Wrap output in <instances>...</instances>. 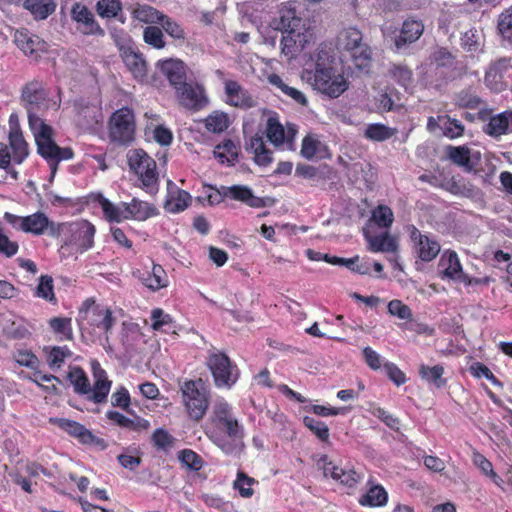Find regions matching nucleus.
I'll list each match as a JSON object with an SVG mask.
<instances>
[{
	"mask_svg": "<svg viewBox=\"0 0 512 512\" xmlns=\"http://www.w3.org/2000/svg\"><path fill=\"white\" fill-rule=\"evenodd\" d=\"M274 28L283 33L281 39L282 53L289 59L296 57L312 38L307 21L302 19L292 6H284L279 10V18L273 21Z\"/></svg>",
	"mask_w": 512,
	"mask_h": 512,
	"instance_id": "f257e3e1",
	"label": "nucleus"
},
{
	"mask_svg": "<svg viewBox=\"0 0 512 512\" xmlns=\"http://www.w3.org/2000/svg\"><path fill=\"white\" fill-rule=\"evenodd\" d=\"M29 126L33 131L38 154L50 165V182L53 181L60 161L73 158V150L70 147H60L53 140V129L39 116L29 111Z\"/></svg>",
	"mask_w": 512,
	"mask_h": 512,
	"instance_id": "f03ea898",
	"label": "nucleus"
},
{
	"mask_svg": "<svg viewBox=\"0 0 512 512\" xmlns=\"http://www.w3.org/2000/svg\"><path fill=\"white\" fill-rule=\"evenodd\" d=\"M363 36L355 27L343 29L337 37L338 49L349 52L358 69H366L372 61L371 48L362 42Z\"/></svg>",
	"mask_w": 512,
	"mask_h": 512,
	"instance_id": "7ed1b4c3",
	"label": "nucleus"
},
{
	"mask_svg": "<svg viewBox=\"0 0 512 512\" xmlns=\"http://www.w3.org/2000/svg\"><path fill=\"white\" fill-rule=\"evenodd\" d=\"M322 59L319 53L315 64L313 87L330 98H337L347 90V81L342 75L336 74L332 67L326 66Z\"/></svg>",
	"mask_w": 512,
	"mask_h": 512,
	"instance_id": "20e7f679",
	"label": "nucleus"
},
{
	"mask_svg": "<svg viewBox=\"0 0 512 512\" xmlns=\"http://www.w3.org/2000/svg\"><path fill=\"white\" fill-rule=\"evenodd\" d=\"M214 383L217 387L230 388L239 377V370L230 358L223 352H213L207 358Z\"/></svg>",
	"mask_w": 512,
	"mask_h": 512,
	"instance_id": "39448f33",
	"label": "nucleus"
},
{
	"mask_svg": "<svg viewBox=\"0 0 512 512\" xmlns=\"http://www.w3.org/2000/svg\"><path fill=\"white\" fill-rule=\"evenodd\" d=\"M134 131V115L129 108H121L112 114L109 133L112 141L127 144L133 140Z\"/></svg>",
	"mask_w": 512,
	"mask_h": 512,
	"instance_id": "423d86ee",
	"label": "nucleus"
},
{
	"mask_svg": "<svg viewBox=\"0 0 512 512\" xmlns=\"http://www.w3.org/2000/svg\"><path fill=\"white\" fill-rule=\"evenodd\" d=\"M178 103L185 109L199 111L208 104L205 89L197 82H187L175 90Z\"/></svg>",
	"mask_w": 512,
	"mask_h": 512,
	"instance_id": "0eeeda50",
	"label": "nucleus"
},
{
	"mask_svg": "<svg viewBox=\"0 0 512 512\" xmlns=\"http://www.w3.org/2000/svg\"><path fill=\"white\" fill-rule=\"evenodd\" d=\"M128 162L130 168L139 175L143 186L152 191L157 182L156 162L143 150H135Z\"/></svg>",
	"mask_w": 512,
	"mask_h": 512,
	"instance_id": "6e6552de",
	"label": "nucleus"
},
{
	"mask_svg": "<svg viewBox=\"0 0 512 512\" xmlns=\"http://www.w3.org/2000/svg\"><path fill=\"white\" fill-rule=\"evenodd\" d=\"M71 17L81 25V32L85 35L104 36V30L96 22L93 13L83 4L75 3L71 10Z\"/></svg>",
	"mask_w": 512,
	"mask_h": 512,
	"instance_id": "1a4fd4ad",
	"label": "nucleus"
},
{
	"mask_svg": "<svg viewBox=\"0 0 512 512\" xmlns=\"http://www.w3.org/2000/svg\"><path fill=\"white\" fill-rule=\"evenodd\" d=\"M160 71L166 76L170 85L176 90L177 87L187 83V66L179 59H167L157 63Z\"/></svg>",
	"mask_w": 512,
	"mask_h": 512,
	"instance_id": "9d476101",
	"label": "nucleus"
},
{
	"mask_svg": "<svg viewBox=\"0 0 512 512\" xmlns=\"http://www.w3.org/2000/svg\"><path fill=\"white\" fill-rule=\"evenodd\" d=\"M16 45L29 56L35 59L40 57V53L47 52V43L36 35H32L28 30L22 29L15 33Z\"/></svg>",
	"mask_w": 512,
	"mask_h": 512,
	"instance_id": "9b49d317",
	"label": "nucleus"
},
{
	"mask_svg": "<svg viewBox=\"0 0 512 512\" xmlns=\"http://www.w3.org/2000/svg\"><path fill=\"white\" fill-rule=\"evenodd\" d=\"M424 32V24L420 20L413 18L406 19L400 30L399 35L394 37V45L399 51L409 44L416 42Z\"/></svg>",
	"mask_w": 512,
	"mask_h": 512,
	"instance_id": "f8f14e48",
	"label": "nucleus"
},
{
	"mask_svg": "<svg viewBox=\"0 0 512 512\" xmlns=\"http://www.w3.org/2000/svg\"><path fill=\"white\" fill-rule=\"evenodd\" d=\"M91 368L95 383L93 385V392L87 398L97 404L103 403L109 394L111 381L107 379L106 372L101 368L98 361H92Z\"/></svg>",
	"mask_w": 512,
	"mask_h": 512,
	"instance_id": "ddd939ff",
	"label": "nucleus"
},
{
	"mask_svg": "<svg viewBox=\"0 0 512 512\" xmlns=\"http://www.w3.org/2000/svg\"><path fill=\"white\" fill-rule=\"evenodd\" d=\"M484 132L492 137L512 133V111L507 110L491 117Z\"/></svg>",
	"mask_w": 512,
	"mask_h": 512,
	"instance_id": "4468645a",
	"label": "nucleus"
},
{
	"mask_svg": "<svg viewBox=\"0 0 512 512\" xmlns=\"http://www.w3.org/2000/svg\"><path fill=\"white\" fill-rule=\"evenodd\" d=\"M50 422L58 425L71 436L78 438L83 444L93 440V433L76 421L65 418H50Z\"/></svg>",
	"mask_w": 512,
	"mask_h": 512,
	"instance_id": "2eb2a0df",
	"label": "nucleus"
},
{
	"mask_svg": "<svg viewBox=\"0 0 512 512\" xmlns=\"http://www.w3.org/2000/svg\"><path fill=\"white\" fill-rule=\"evenodd\" d=\"M439 266L444 267L442 271L443 277L456 279L461 282L468 281L467 275L462 272L460 261L455 252H449L447 256L444 254L439 261Z\"/></svg>",
	"mask_w": 512,
	"mask_h": 512,
	"instance_id": "dca6fc26",
	"label": "nucleus"
},
{
	"mask_svg": "<svg viewBox=\"0 0 512 512\" xmlns=\"http://www.w3.org/2000/svg\"><path fill=\"white\" fill-rule=\"evenodd\" d=\"M122 207H125L128 218L132 217L138 221H144L158 214L157 208L154 205L137 198H133L130 204L122 203Z\"/></svg>",
	"mask_w": 512,
	"mask_h": 512,
	"instance_id": "f3484780",
	"label": "nucleus"
},
{
	"mask_svg": "<svg viewBox=\"0 0 512 512\" xmlns=\"http://www.w3.org/2000/svg\"><path fill=\"white\" fill-rule=\"evenodd\" d=\"M74 240L80 252H84L93 246L95 227L88 221H81L72 229Z\"/></svg>",
	"mask_w": 512,
	"mask_h": 512,
	"instance_id": "a211bd4d",
	"label": "nucleus"
},
{
	"mask_svg": "<svg viewBox=\"0 0 512 512\" xmlns=\"http://www.w3.org/2000/svg\"><path fill=\"white\" fill-rule=\"evenodd\" d=\"M122 58L136 79L142 80L146 76V61L142 58L141 54L131 48H126L122 51Z\"/></svg>",
	"mask_w": 512,
	"mask_h": 512,
	"instance_id": "6ab92c4d",
	"label": "nucleus"
},
{
	"mask_svg": "<svg viewBox=\"0 0 512 512\" xmlns=\"http://www.w3.org/2000/svg\"><path fill=\"white\" fill-rule=\"evenodd\" d=\"M49 225L53 228V223H50L48 217L44 213L37 212L22 218L19 228L26 233L41 235Z\"/></svg>",
	"mask_w": 512,
	"mask_h": 512,
	"instance_id": "aec40b11",
	"label": "nucleus"
},
{
	"mask_svg": "<svg viewBox=\"0 0 512 512\" xmlns=\"http://www.w3.org/2000/svg\"><path fill=\"white\" fill-rule=\"evenodd\" d=\"M23 7L35 20H44L55 12L57 4L55 0H24Z\"/></svg>",
	"mask_w": 512,
	"mask_h": 512,
	"instance_id": "412c9836",
	"label": "nucleus"
},
{
	"mask_svg": "<svg viewBox=\"0 0 512 512\" xmlns=\"http://www.w3.org/2000/svg\"><path fill=\"white\" fill-rule=\"evenodd\" d=\"M246 150L254 153L255 162L260 166H267L272 162L271 151L264 144L263 137L255 135L246 144Z\"/></svg>",
	"mask_w": 512,
	"mask_h": 512,
	"instance_id": "4be33fe9",
	"label": "nucleus"
},
{
	"mask_svg": "<svg viewBox=\"0 0 512 512\" xmlns=\"http://www.w3.org/2000/svg\"><path fill=\"white\" fill-rule=\"evenodd\" d=\"M142 283L153 291L167 286V275L162 266L153 264L152 272L143 273L140 277Z\"/></svg>",
	"mask_w": 512,
	"mask_h": 512,
	"instance_id": "5701e85b",
	"label": "nucleus"
},
{
	"mask_svg": "<svg viewBox=\"0 0 512 512\" xmlns=\"http://www.w3.org/2000/svg\"><path fill=\"white\" fill-rule=\"evenodd\" d=\"M9 142L13 150V158L17 163H21L28 156V144L24 140L19 127L12 128L9 133Z\"/></svg>",
	"mask_w": 512,
	"mask_h": 512,
	"instance_id": "b1692460",
	"label": "nucleus"
},
{
	"mask_svg": "<svg viewBox=\"0 0 512 512\" xmlns=\"http://www.w3.org/2000/svg\"><path fill=\"white\" fill-rule=\"evenodd\" d=\"M431 61L437 67H446V68L455 67V69L458 70V73H457L458 76H461L464 73H466L465 66H461L459 68L456 67V65L458 64L456 57L447 48L440 47V48L436 49L431 54Z\"/></svg>",
	"mask_w": 512,
	"mask_h": 512,
	"instance_id": "393cba45",
	"label": "nucleus"
},
{
	"mask_svg": "<svg viewBox=\"0 0 512 512\" xmlns=\"http://www.w3.org/2000/svg\"><path fill=\"white\" fill-rule=\"evenodd\" d=\"M68 380L74 387V391L78 394L90 395L93 392L89 380L80 367H72L67 375Z\"/></svg>",
	"mask_w": 512,
	"mask_h": 512,
	"instance_id": "a878e982",
	"label": "nucleus"
},
{
	"mask_svg": "<svg viewBox=\"0 0 512 512\" xmlns=\"http://www.w3.org/2000/svg\"><path fill=\"white\" fill-rule=\"evenodd\" d=\"M370 249L374 252H393L398 250V243L395 237L385 232L375 237H367Z\"/></svg>",
	"mask_w": 512,
	"mask_h": 512,
	"instance_id": "bb28decb",
	"label": "nucleus"
},
{
	"mask_svg": "<svg viewBox=\"0 0 512 512\" xmlns=\"http://www.w3.org/2000/svg\"><path fill=\"white\" fill-rule=\"evenodd\" d=\"M225 92L227 96L230 98V103L235 107H244L250 106V102L252 101L250 97L246 95V92L242 89L236 81H226L225 82Z\"/></svg>",
	"mask_w": 512,
	"mask_h": 512,
	"instance_id": "cd10ccee",
	"label": "nucleus"
},
{
	"mask_svg": "<svg viewBox=\"0 0 512 512\" xmlns=\"http://www.w3.org/2000/svg\"><path fill=\"white\" fill-rule=\"evenodd\" d=\"M268 82L277 87L282 93L292 98L295 102L302 106H306L308 104L307 98L305 95L297 90L296 88L290 87L285 84L282 78L277 74H271L268 76Z\"/></svg>",
	"mask_w": 512,
	"mask_h": 512,
	"instance_id": "c85d7f7f",
	"label": "nucleus"
},
{
	"mask_svg": "<svg viewBox=\"0 0 512 512\" xmlns=\"http://www.w3.org/2000/svg\"><path fill=\"white\" fill-rule=\"evenodd\" d=\"M446 158L450 160L454 165L462 167L467 172L469 163V147L466 145L462 146H446L445 147Z\"/></svg>",
	"mask_w": 512,
	"mask_h": 512,
	"instance_id": "c756f323",
	"label": "nucleus"
},
{
	"mask_svg": "<svg viewBox=\"0 0 512 512\" xmlns=\"http://www.w3.org/2000/svg\"><path fill=\"white\" fill-rule=\"evenodd\" d=\"M443 373L444 368L441 365H435L433 367L421 365L419 368L421 378L437 388H442L446 385V380L442 377Z\"/></svg>",
	"mask_w": 512,
	"mask_h": 512,
	"instance_id": "7c9ffc66",
	"label": "nucleus"
},
{
	"mask_svg": "<svg viewBox=\"0 0 512 512\" xmlns=\"http://www.w3.org/2000/svg\"><path fill=\"white\" fill-rule=\"evenodd\" d=\"M184 403L189 416L198 421L202 419L208 408V396L205 394L196 398L188 397Z\"/></svg>",
	"mask_w": 512,
	"mask_h": 512,
	"instance_id": "2f4dec72",
	"label": "nucleus"
},
{
	"mask_svg": "<svg viewBox=\"0 0 512 512\" xmlns=\"http://www.w3.org/2000/svg\"><path fill=\"white\" fill-rule=\"evenodd\" d=\"M388 495L385 489L376 485L371 487L367 494L363 495L359 502L361 505H369V506H383L387 503Z\"/></svg>",
	"mask_w": 512,
	"mask_h": 512,
	"instance_id": "473e14b6",
	"label": "nucleus"
},
{
	"mask_svg": "<svg viewBox=\"0 0 512 512\" xmlns=\"http://www.w3.org/2000/svg\"><path fill=\"white\" fill-rule=\"evenodd\" d=\"M454 100L455 105H457L460 108L467 109H475L482 103L481 98L475 94V91L473 90L472 87H469L458 92L455 95Z\"/></svg>",
	"mask_w": 512,
	"mask_h": 512,
	"instance_id": "72a5a7b5",
	"label": "nucleus"
},
{
	"mask_svg": "<svg viewBox=\"0 0 512 512\" xmlns=\"http://www.w3.org/2000/svg\"><path fill=\"white\" fill-rule=\"evenodd\" d=\"M22 99L29 105L27 112L29 113L31 110V112L34 114L33 106L42 103L45 99V95L42 90L37 88L35 83H29L24 87L22 91ZM35 115L38 116L36 113Z\"/></svg>",
	"mask_w": 512,
	"mask_h": 512,
	"instance_id": "f704fd0d",
	"label": "nucleus"
},
{
	"mask_svg": "<svg viewBox=\"0 0 512 512\" xmlns=\"http://www.w3.org/2000/svg\"><path fill=\"white\" fill-rule=\"evenodd\" d=\"M417 254L422 261L428 262L433 260L440 252V245L437 241L424 238V241L418 243L416 247Z\"/></svg>",
	"mask_w": 512,
	"mask_h": 512,
	"instance_id": "c9c22d12",
	"label": "nucleus"
},
{
	"mask_svg": "<svg viewBox=\"0 0 512 512\" xmlns=\"http://www.w3.org/2000/svg\"><path fill=\"white\" fill-rule=\"evenodd\" d=\"M99 203L103 209L106 218L110 222H120L122 219L128 218V215L125 212V207H123L122 209L121 207L113 205L108 199L104 198L102 195L99 196Z\"/></svg>",
	"mask_w": 512,
	"mask_h": 512,
	"instance_id": "e433bc0d",
	"label": "nucleus"
},
{
	"mask_svg": "<svg viewBox=\"0 0 512 512\" xmlns=\"http://www.w3.org/2000/svg\"><path fill=\"white\" fill-rule=\"evenodd\" d=\"M229 126L227 114L215 111L205 119V127L213 133H221Z\"/></svg>",
	"mask_w": 512,
	"mask_h": 512,
	"instance_id": "4c0bfd02",
	"label": "nucleus"
},
{
	"mask_svg": "<svg viewBox=\"0 0 512 512\" xmlns=\"http://www.w3.org/2000/svg\"><path fill=\"white\" fill-rule=\"evenodd\" d=\"M133 15L136 19L144 23H159L163 13L150 5H138L134 9Z\"/></svg>",
	"mask_w": 512,
	"mask_h": 512,
	"instance_id": "58836bf2",
	"label": "nucleus"
},
{
	"mask_svg": "<svg viewBox=\"0 0 512 512\" xmlns=\"http://www.w3.org/2000/svg\"><path fill=\"white\" fill-rule=\"evenodd\" d=\"M217 446L228 455H238L244 447L243 439L235 437H222L215 440Z\"/></svg>",
	"mask_w": 512,
	"mask_h": 512,
	"instance_id": "ea45409f",
	"label": "nucleus"
},
{
	"mask_svg": "<svg viewBox=\"0 0 512 512\" xmlns=\"http://www.w3.org/2000/svg\"><path fill=\"white\" fill-rule=\"evenodd\" d=\"M221 189L222 192L219 191L220 195L222 194L224 197H230L231 199L241 201L245 204H247L249 198L252 196V190L244 185L222 186Z\"/></svg>",
	"mask_w": 512,
	"mask_h": 512,
	"instance_id": "a19ab883",
	"label": "nucleus"
},
{
	"mask_svg": "<svg viewBox=\"0 0 512 512\" xmlns=\"http://www.w3.org/2000/svg\"><path fill=\"white\" fill-rule=\"evenodd\" d=\"M439 121H443L441 125V129L443 134L451 139L457 138L463 135L464 126L457 119L451 118L449 116H440Z\"/></svg>",
	"mask_w": 512,
	"mask_h": 512,
	"instance_id": "79ce46f5",
	"label": "nucleus"
},
{
	"mask_svg": "<svg viewBox=\"0 0 512 512\" xmlns=\"http://www.w3.org/2000/svg\"><path fill=\"white\" fill-rule=\"evenodd\" d=\"M266 135L268 140L275 144L280 145L284 142L285 133L284 128L277 118L269 117L267 120Z\"/></svg>",
	"mask_w": 512,
	"mask_h": 512,
	"instance_id": "37998d69",
	"label": "nucleus"
},
{
	"mask_svg": "<svg viewBox=\"0 0 512 512\" xmlns=\"http://www.w3.org/2000/svg\"><path fill=\"white\" fill-rule=\"evenodd\" d=\"M177 197L170 198L165 201L164 208L172 213H177L186 209L191 201V195L184 191L178 190Z\"/></svg>",
	"mask_w": 512,
	"mask_h": 512,
	"instance_id": "c03bdc74",
	"label": "nucleus"
},
{
	"mask_svg": "<svg viewBox=\"0 0 512 512\" xmlns=\"http://www.w3.org/2000/svg\"><path fill=\"white\" fill-rule=\"evenodd\" d=\"M388 73L400 86L407 88L412 82V71L405 65L393 64Z\"/></svg>",
	"mask_w": 512,
	"mask_h": 512,
	"instance_id": "a18cd8bd",
	"label": "nucleus"
},
{
	"mask_svg": "<svg viewBox=\"0 0 512 512\" xmlns=\"http://www.w3.org/2000/svg\"><path fill=\"white\" fill-rule=\"evenodd\" d=\"M122 10L120 0H99L96 4V11L103 18H114Z\"/></svg>",
	"mask_w": 512,
	"mask_h": 512,
	"instance_id": "49530a36",
	"label": "nucleus"
},
{
	"mask_svg": "<svg viewBox=\"0 0 512 512\" xmlns=\"http://www.w3.org/2000/svg\"><path fill=\"white\" fill-rule=\"evenodd\" d=\"M395 133L394 129H391L383 124H370L365 130V137L374 141H384L392 137Z\"/></svg>",
	"mask_w": 512,
	"mask_h": 512,
	"instance_id": "de8ad7c7",
	"label": "nucleus"
},
{
	"mask_svg": "<svg viewBox=\"0 0 512 512\" xmlns=\"http://www.w3.org/2000/svg\"><path fill=\"white\" fill-rule=\"evenodd\" d=\"M183 401H186L188 397L196 398L207 394L204 381L199 378L198 380L186 381L181 386Z\"/></svg>",
	"mask_w": 512,
	"mask_h": 512,
	"instance_id": "09e8293b",
	"label": "nucleus"
},
{
	"mask_svg": "<svg viewBox=\"0 0 512 512\" xmlns=\"http://www.w3.org/2000/svg\"><path fill=\"white\" fill-rule=\"evenodd\" d=\"M497 27L503 39L512 44V7L499 15Z\"/></svg>",
	"mask_w": 512,
	"mask_h": 512,
	"instance_id": "8fccbe9b",
	"label": "nucleus"
},
{
	"mask_svg": "<svg viewBox=\"0 0 512 512\" xmlns=\"http://www.w3.org/2000/svg\"><path fill=\"white\" fill-rule=\"evenodd\" d=\"M36 296L43 298L49 302H54L55 295L53 292V279L49 275H42L36 288Z\"/></svg>",
	"mask_w": 512,
	"mask_h": 512,
	"instance_id": "3c124183",
	"label": "nucleus"
},
{
	"mask_svg": "<svg viewBox=\"0 0 512 512\" xmlns=\"http://www.w3.org/2000/svg\"><path fill=\"white\" fill-rule=\"evenodd\" d=\"M304 425L311 430L321 441H327L329 438V429L327 425L313 417L305 416Z\"/></svg>",
	"mask_w": 512,
	"mask_h": 512,
	"instance_id": "603ef678",
	"label": "nucleus"
},
{
	"mask_svg": "<svg viewBox=\"0 0 512 512\" xmlns=\"http://www.w3.org/2000/svg\"><path fill=\"white\" fill-rule=\"evenodd\" d=\"M253 483H255L254 478L239 471L237 473V479L234 481V488L239 491L242 497L248 498L253 495V489L250 487Z\"/></svg>",
	"mask_w": 512,
	"mask_h": 512,
	"instance_id": "864d4df0",
	"label": "nucleus"
},
{
	"mask_svg": "<svg viewBox=\"0 0 512 512\" xmlns=\"http://www.w3.org/2000/svg\"><path fill=\"white\" fill-rule=\"evenodd\" d=\"M144 40L147 44L152 45L157 49H161L165 46L163 40V33L157 26H148L144 29Z\"/></svg>",
	"mask_w": 512,
	"mask_h": 512,
	"instance_id": "5fc2aeb1",
	"label": "nucleus"
},
{
	"mask_svg": "<svg viewBox=\"0 0 512 512\" xmlns=\"http://www.w3.org/2000/svg\"><path fill=\"white\" fill-rule=\"evenodd\" d=\"M372 217L377 225L383 228H389L394 220L392 210L385 205L378 206V208L373 212Z\"/></svg>",
	"mask_w": 512,
	"mask_h": 512,
	"instance_id": "6e6d98bb",
	"label": "nucleus"
},
{
	"mask_svg": "<svg viewBox=\"0 0 512 512\" xmlns=\"http://www.w3.org/2000/svg\"><path fill=\"white\" fill-rule=\"evenodd\" d=\"M3 332L7 338L13 340H21L30 336V332L25 326L16 324L13 321L4 326Z\"/></svg>",
	"mask_w": 512,
	"mask_h": 512,
	"instance_id": "4d7b16f0",
	"label": "nucleus"
},
{
	"mask_svg": "<svg viewBox=\"0 0 512 512\" xmlns=\"http://www.w3.org/2000/svg\"><path fill=\"white\" fill-rule=\"evenodd\" d=\"M388 313L396 316L402 320H410L412 318V311L408 305H405L400 300H391L387 306Z\"/></svg>",
	"mask_w": 512,
	"mask_h": 512,
	"instance_id": "13d9d810",
	"label": "nucleus"
},
{
	"mask_svg": "<svg viewBox=\"0 0 512 512\" xmlns=\"http://www.w3.org/2000/svg\"><path fill=\"white\" fill-rule=\"evenodd\" d=\"M179 460L189 469L198 471L202 467L201 457L192 450L185 449L180 451Z\"/></svg>",
	"mask_w": 512,
	"mask_h": 512,
	"instance_id": "bf43d9fd",
	"label": "nucleus"
},
{
	"mask_svg": "<svg viewBox=\"0 0 512 512\" xmlns=\"http://www.w3.org/2000/svg\"><path fill=\"white\" fill-rule=\"evenodd\" d=\"M471 374L477 378L485 377L490 380L495 386L502 387L503 384L500 382L490 371V369L481 362L473 363L469 368Z\"/></svg>",
	"mask_w": 512,
	"mask_h": 512,
	"instance_id": "052dcab7",
	"label": "nucleus"
},
{
	"mask_svg": "<svg viewBox=\"0 0 512 512\" xmlns=\"http://www.w3.org/2000/svg\"><path fill=\"white\" fill-rule=\"evenodd\" d=\"M159 24H161L162 28L168 33L171 37L175 39H184L185 34L184 30L180 27V25L164 15L160 18Z\"/></svg>",
	"mask_w": 512,
	"mask_h": 512,
	"instance_id": "680f3d73",
	"label": "nucleus"
},
{
	"mask_svg": "<svg viewBox=\"0 0 512 512\" xmlns=\"http://www.w3.org/2000/svg\"><path fill=\"white\" fill-rule=\"evenodd\" d=\"M217 427L224 431L228 437L243 439V430L239 426L238 421L232 416L217 424Z\"/></svg>",
	"mask_w": 512,
	"mask_h": 512,
	"instance_id": "e2e57ef3",
	"label": "nucleus"
},
{
	"mask_svg": "<svg viewBox=\"0 0 512 512\" xmlns=\"http://www.w3.org/2000/svg\"><path fill=\"white\" fill-rule=\"evenodd\" d=\"M78 113L84 118L83 125L90 127L98 123L99 111L95 106L78 104Z\"/></svg>",
	"mask_w": 512,
	"mask_h": 512,
	"instance_id": "0e129e2a",
	"label": "nucleus"
},
{
	"mask_svg": "<svg viewBox=\"0 0 512 512\" xmlns=\"http://www.w3.org/2000/svg\"><path fill=\"white\" fill-rule=\"evenodd\" d=\"M461 46L467 52H477L480 50V43L476 30H468L461 37Z\"/></svg>",
	"mask_w": 512,
	"mask_h": 512,
	"instance_id": "69168bd1",
	"label": "nucleus"
},
{
	"mask_svg": "<svg viewBox=\"0 0 512 512\" xmlns=\"http://www.w3.org/2000/svg\"><path fill=\"white\" fill-rule=\"evenodd\" d=\"M152 441L158 449L166 450L172 446L174 438L166 430L159 428L152 434Z\"/></svg>",
	"mask_w": 512,
	"mask_h": 512,
	"instance_id": "338daca9",
	"label": "nucleus"
},
{
	"mask_svg": "<svg viewBox=\"0 0 512 512\" xmlns=\"http://www.w3.org/2000/svg\"><path fill=\"white\" fill-rule=\"evenodd\" d=\"M111 403L115 407H121L125 409L128 413H132L128 407L130 404V395L124 387H121L119 390H117L115 393L111 396Z\"/></svg>",
	"mask_w": 512,
	"mask_h": 512,
	"instance_id": "774afa93",
	"label": "nucleus"
}]
</instances>
